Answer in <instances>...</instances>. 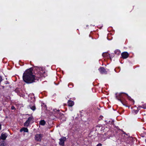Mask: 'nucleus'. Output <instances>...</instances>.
Returning a JSON list of instances; mask_svg holds the SVG:
<instances>
[{
	"mask_svg": "<svg viewBox=\"0 0 146 146\" xmlns=\"http://www.w3.org/2000/svg\"><path fill=\"white\" fill-rule=\"evenodd\" d=\"M66 139L65 137H63L60 139V141L59 144L60 145L62 146L64 145V142L66 141Z\"/></svg>",
	"mask_w": 146,
	"mask_h": 146,
	"instance_id": "4",
	"label": "nucleus"
},
{
	"mask_svg": "<svg viewBox=\"0 0 146 146\" xmlns=\"http://www.w3.org/2000/svg\"><path fill=\"white\" fill-rule=\"evenodd\" d=\"M36 70L38 72L35 74V75H33L31 68L27 70L23 73V76L24 81L27 83H31L35 82V77L39 78L42 77L43 74L44 72L43 68L38 67Z\"/></svg>",
	"mask_w": 146,
	"mask_h": 146,
	"instance_id": "1",
	"label": "nucleus"
},
{
	"mask_svg": "<svg viewBox=\"0 0 146 146\" xmlns=\"http://www.w3.org/2000/svg\"><path fill=\"white\" fill-rule=\"evenodd\" d=\"M145 142L146 143V139L145 140Z\"/></svg>",
	"mask_w": 146,
	"mask_h": 146,
	"instance_id": "24",
	"label": "nucleus"
},
{
	"mask_svg": "<svg viewBox=\"0 0 146 146\" xmlns=\"http://www.w3.org/2000/svg\"><path fill=\"white\" fill-rule=\"evenodd\" d=\"M40 125H44L45 124V122L44 120H41L40 122Z\"/></svg>",
	"mask_w": 146,
	"mask_h": 146,
	"instance_id": "12",
	"label": "nucleus"
},
{
	"mask_svg": "<svg viewBox=\"0 0 146 146\" xmlns=\"http://www.w3.org/2000/svg\"><path fill=\"white\" fill-rule=\"evenodd\" d=\"M121 55L123 58H126L128 57L129 54L127 52H124L121 53Z\"/></svg>",
	"mask_w": 146,
	"mask_h": 146,
	"instance_id": "6",
	"label": "nucleus"
},
{
	"mask_svg": "<svg viewBox=\"0 0 146 146\" xmlns=\"http://www.w3.org/2000/svg\"><path fill=\"white\" fill-rule=\"evenodd\" d=\"M42 137V134H37L35 135V139L36 141H40Z\"/></svg>",
	"mask_w": 146,
	"mask_h": 146,
	"instance_id": "3",
	"label": "nucleus"
},
{
	"mask_svg": "<svg viewBox=\"0 0 146 146\" xmlns=\"http://www.w3.org/2000/svg\"><path fill=\"white\" fill-rule=\"evenodd\" d=\"M21 132L24 131V132H28L29 131L28 129L27 128L23 127L21 128L20 130Z\"/></svg>",
	"mask_w": 146,
	"mask_h": 146,
	"instance_id": "11",
	"label": "nucleus"
},
{
	"mask_svg": "<svg viewBox=\"0 0 146 146\" xmlns=\"http://www.w3.org/2000/svg\"><path fill=\"white\" fill-rule=\"evenodd\" d=\"M5 144L4 143H2L1 144L0 146H5Z\"/></svg>",
	"mask_w": 146,
	"mask_h": 146,
	"instance_id": "17",
	"label": "nucleus"
},
{
	"mask_svg": "<svg viewBox=\"0 0 146 146\" xmlns=\"http://www.w3.org/2000/svg\"><path fill=\"white\" fill-rule=\"evenodd\" d=\"M122 93H124V94H125V93H120V94H119V97H118L117 96H116V99L117 100H119V101L120 102H121L122 103V104H123V102L121 100V99L119 98H119H120L121 97V94ZM125 94H126L127 96H128L127 94L125 93Z\"/></svg>",
	"mask_w": 146,
	"mask_h": 146,
	"instance_id": "8",
	"label": "nucleus"
},
{
	"mask_svg": "<svg viewBox=\"0 0 146 146\" xmlns=\"http://www.w3.org/2000/svg\"><path fill=\"white\" fill-rule=\"evenodd\" d=\"M140 107L143 108L144 109H145L146 108V104L143 105L142 106H140Z\"/></svg>",
	"mask_w": 146,
	"mask_h": 146,
	"instance_id": "15",
	"label": "nucleus"
},
{
	"mask_svg": "<svg viewBox=\"0 0 146 146\" xmlns=\"http://www.w3.org/2000/svg\"><path fill=\"white\" fill-rule=\"evenodd\" d=\"M99 71L100 72V73L101 74H106L107 73V72L106 70L105 69H104V68L102 67H101L99 69Z\"/></svg>",
	"mask_w": 146,
	"mask_h": 146,
	"instance_id": "7",
	"label": "nucleus"
},
{
	"mask_svg": "<svg viewBox=\"0 0 146 146\" xmlns=\"http://www.w3.org/2000/svg\"><path fill=\"white\" fill-rule=\"evenodd\" d=\"M3 79L1 76H0V84L2 81Z\"/></svg>",
	"mask_w": 146,
	"mask_h": 146,
	"instance_id": "16",
	"label": "nucleus"
},
{
	"mask_svg": "<svg viewBox=\"0 0 146 146\" xmlns=\"http://www.w3.org/2000/svg\"><path fill=\"white\" fill-rule=\"evenodd\" d=\"M1 129V125L0 124V130Z\"/></svg>",
	"mask_w": 146,
	"mask_h": 146,
	"instance_id": "21",
	"label": "nucleus"
},
{
	"mask_svg": "<svg viewBox=\"0 0 146 146\" xmlns=\"http://www.w3.org/2000/svg\"><path fill=\"white\" fill-rule=\"evenodd\" d=\"M68 106L70 107L72 106L74 104V103L73 101L69 100L68 102Z\"/></svg>",
	"mask_w": 146,
	"mask_h": 146,
	"instance_id": "9",
	"label": "nucleus"
},
{
	"mask_svg": "<svg viewBox=\"0 0 146 146\" xmlns=\"http://www.w3.org/2000/svg\"><path fill=\"white\" fill-rule=\"evenodd\" d=\"M11 109L12 110H14L15 109V107L14 106H12L11 107Z\"/></svg>",
	"mask_w": 146,
	"mask_h": 146,
	"instance_id": "19",
	"label": "nucleus"
},
{
	"mask_svg": "<svg viewBox=\"0 0 146 146\" xmlns=\"http://www.w3.org/2000/svg\"><path fill=\"white\" fill-rule=\"evenodd\" d=\"M56 110H54V111H55Z\"/></svg>",
	"mask_w": 146,
	"mask_h": 146,
	"instance_id": "22",
	"label": "nucleus"
},
{
	"mask_svg": "<svg viewBox=\"0 0 146 146\" xmlns=\"http://www.w3.org/2000/svg\"><path fill=\"white\" fill-rule=\"evenodd\" d=\"M56 111H59V110H56Z\"/></svg>",
	"mask_w": 146,
	"mask_h": 146,
	"instance_id": "23",
	"label": "nucleus"
},
{
	"mask_svg": "<svg viewBox=\"0 0 146 146\" xmlns=\"http://www.w3.org/2000/svg\"><path fill=\"white\" fill-rule=\"evenodd\" d=\"M115 54H120V52L119 50H115Z\"/></svg>",
	"mask_w": 146,
	"mask_h": 146,
	"instance_id": "13",
	"label": "nucleus"
},
{
	"mask_svg": "<svg viewBox=\"0 0 146 146\" xmlns=\"http://www.w3.org/2000/svg\"><path fill=\"white\" fill-rule=\"evenodd\" d=\"M102 145L101 143H99L96 146H102Z\"/></svg>",
	"mask_w": 146,
	"mask_h": 146,
	"instance_id": "20",
	"label": "nucleus"
},
{
	"mask_svg": "<svg viewBox=\"0 0 146 146\" xmlns=\"http://www.w3.org/2000/svg\"><path fill=\"white\" fill-rule=\"evenodd\" d=\"M7 136V134L4 132L2 133L1 134V139H2L5 140L6 139Z\"/></svg>",
	"mask_w": 146,
	"mask_h": 146,
	"instance_id": "5",
	"label": "nucleus"
},
{
	"mask_svg": "<svg viewBox=\"0 0 146 146\" xmlns=\"http://www.w3.org/2000/svg\"><path fill=\"white\" fill-rule=\"evenodd\" d=\"M128 98L129 99V100H130L131 101H132L133 102H134V101L133 99H131L130 97H129Z\"/></svg>",
	"mask_w": 146,
	"mask_h": 146,
	"instance_id": "18",
	"label": "nucleus"
},
{
	"mask_svg": "<svg viewBox=\"0 0 146 146\" xmlns=\"http://www.w3.org/2000/svg\"><path fill=\"white\" fill-rule=\"evenodd\" d=\"M30 108L33 111H35L36 109V107L35 106V104L33 102L32 105H30L29 106Z\"/></svg>",
	"mask_w": 146,
	"mask_h": 146,
	"instance_id": "10",
	"label": "nucleus"
},
{
	"mask_svg": "<svg viewBox=\"0 0 146 146\" xmlns=\"http://www.w3.org/2000/svg\"><path fill=\"white\" fill-rule=\"evenodd\" d=\"M34 122V119L32 117H29L26 121L24 123V126L28 127L29 126L30 123H32Z\"/></svg>",
	"mask_w": 146,
	"mask_h": 146,
	"instance_id": "2",
	"label": "nucleus"
},
{
	"mask_svg": "<svg viewBox=\"0 0 146 146\" xmlns=\"http://www.w3.org/2000/svg\"><path fill=\"white\" fill-rule=\"evenodd\" d=\"M109 55L108 53H104L102 54V56L103 57H105Z\"/></svg>",
	"mask_w": 146,
	"mask_h": 146,
	"instance_id": "14",
	"label": "nucleus"
}]
</instances>
